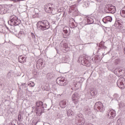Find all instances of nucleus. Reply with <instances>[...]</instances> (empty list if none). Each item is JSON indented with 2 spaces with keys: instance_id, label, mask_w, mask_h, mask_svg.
I'll return each mask as SVG.
<instances>
[{
  "instance_id": "1",
  "label": "nucleus",
  "mask_w": 125,
  "mask_h": 125,
  "mask_svg": "<svg viewBox=\"0 0 125 125\" xmlns=\"http://www.w3.org/2000/svg\"><path fill=\"white\" fill-rule=\"evenodd\" d=\"M32 109H34V112L37 115H42L44 111V107H43V103L41 101H38L36 103V106H33Z\"/></svg>"
},
{
  "instance_id": "2",
  "label": "nucleus",
  "mask_w": 125,
  "mask_h": 125,
  "mask_svg": "<svg viewBox=\"0 0 125 125\" xmlns=\"http://www.w3.org/2000/svg\"><path fill=\"white\" fill-rule=\"evenodd\" d=\"M37 28L39 29V30H42V31L47 30L50 28L49 22L46 20L38 21L37 22Z\"/></svg>"
},
{
  "instance_id": "3",
  "label": "nucleus",
  "mask_w": 125,
  "mask_h": 125,
  "mask_svg": "<svg viewBox=\"0 0 125 125\" xmlns=\"http://www.w3.org/2000/svg\"><path fill=\"white\" fill-rule=\"evenodd\" d=\"M8 23L10 26H18V25H20L21 21L19 20L16 16L13 15L10 17V21Z\"/></svg>"
},
{
  "instance_id": "4",
  "label": "nucleus",
  "mask_w": 125,
  "mask_h": 125,
  "mask_svg": "<svg viewBox=\"0 0 125 125\" xmlns=\"http://www.w3.org/2000/svg\"><path fill=\"white\" fill-rule=\"evenodd\" d=\"M54 5L51 3H48L44 6L45 11L47 13H51L53 15L56 14L53 11L54 10Z\"/></svg>"
},
{
  "instance_id": "5",
  "label": "nucleus",
  "mask_w": 125,
  "mask_h": 125,
  "mask_svg": "<svg viewBox=\"0 0 125 125\" xmlns=\"http://www.w3.org/2000/svg\"><path fill=\"white\" fill-rule=\"evenodd\" d=\"M90 57H85V58L79 57L78 59L79 61L80 62H81L82 65L84 66H90Z\"/></svg>"
},
{
  "instance_id": "6",
  "label": "nucleus",
  "mask_w": 125,
  "mask_h": 125,
  "mask_svg": "<svg viewBox=\"0 0 125 125\" xmlns=\"http://www.w3.org/2000/svg\"><path fill=\"white\" fill-rule=\"evenodd\" d=\"M94 108L95 110H97V111H99V112H103L105 111V107H104L103 104L101 102H98L95 103Z\"/></svg>"
},
{
  "instance_id": "7",
  "label": "nucleus",
  "mask_w": 125,
  "mask_h": 125,
  "mask_svg": "<svg viewBox=\"0 0 125 125\" xmlns=\"http://www.w3.org/2000/svg\"><path fill=\"white\" fill-rule=\"evenodd\" d=\"M105 10H108L107 11V13H115L116 12V7L112 4L107 5L106 6Z\"/></svg>"
},
{
  "instance_id": "8",
  "label": "nucleus",
  "mask_w": 125,
  "mask_h": 125,
  "mask_svg": "<svg viewBox=\"0 0 125 125\" xmlns=\"http://www.w3.org/2000/svg\"><path fill=\"white\" fill-rule=\"evenodd\" d=\"M81 81H82L81 78H77L75 79V80L73 83L75 89H79V88H80V86L82 85V82H81Z\"/></svg>"
},
{
  "instance_id": "9",
  "label": "nucleus",
  "mask_w": 125,
  "mask_h": 125,
  "mask_svg": "<svg viewBox=\"0 0 125 125\" xmlns=\"http://www.w3.org/2000/svg\"><path fill=\"white\" fill-rule=\"evenodd\" d=\"M56 82L59 85H66L67 84L65 78L62 77L58 78L56 80Z\"/></svg>"
},
{
  "instance_id": "10",
  "label": "nucleus",
  "mask_w": 125,
  "mask_h": 125,
  "mask_svg": "<svg viewBox=\"0 0 125 125\" xmlns=\"http://www.w3.org/2000/svg\"><path fill=\"white\" fill-rule=\"evenodd\" d=\"M125 78H121L119 80H118L117 82V84L121 89H124L125 88Z\"/></svg>"
},
{
  "instance_id": "11",
  "label": "nucleus",
  "mask_w": 125,
  "mask_h": 125,
  "mask_svg": "<svg viewBox=\"0 0 125 125\" xmlns=\"http://www.w3.org/2000/svg\"><path fill=\"white\" fill-rule=\"evenodd\" d=\"M116 111L114 109H110L107 111V116L108 119H113L116 117Z\"/></svg>"
},
{
  "instance_id": "12",
  "label": "nucleus",
  "mask_w": 125,
  "mask_h": 125,
  "mask_svg": "<svg viewBox=\"0 0 125 125\" xmlns=\"http://www.w3.org/2000/svg\"><path fill=\"white\" fill-rule=\"evenodd\" d=\"M76 119L78 120V122L76 123L77 125H83L85 123V120L83 117H80V115L76 116Z\"/></svg>"
},
{
  "instance_id": "13",
  "label": "nucleus",
  "mask_w": 125,
  "mask_h": 125,
  "mask_svg": "<svg viewBox=\"0 0 125 125\" xmlns=\"http://www.w3.org/2000/svg\"><path fill=\"white\" fill-rule=\"evenodd\" d=\"M80 98V94H79L78 93H75L72 95V101L73 103H74L75 105H77V104L78 103V100Z\"/></svg>"
},
{
  "instance_id": "14",
  "label": "nucleus",
  "mask_w": 125,
  "mask_h": 125,
  "mask_svg": "<svg viewBox=\"0 0 125 125\" xmlns=\"http://www.w3.org/2000/svg\"><path fill=\"white\" fill-rule=\"evenodd\" d=\"M60 106L62 109L66 108L68 106V101L66 100H62L60 102Z\"/></svg>"
},
{
  "instance_id": "15",
  "label": "nucleus",
  "mask_w": 125,
  "mask_h": 125,
  "mask_svg": "<svg viewBox=\"0 0 125 125\" xmlns=\"http://www.w3.org/2000/svg\"><path fill=\"white\" fill-rule=\"evenodd\" d=\"M112 20H113V19L111 17L107 16L103 19V21L104 24H107V22H112Z\"/></svg>"
},
{
  "instance_id": "16",
  "label": "nucleus",
  "mask_w": 125,
  "mask_h": 125,
  "mask_svg": "<svg viewBox=\"0 0 125 125\" xmlns=\"http://www.w3.org/2000/svg\"><path fill=\"white\" fill-rule=\"evenodd\" d=\"M36 66L39 67L40 69H42L43 67H44V65H43V62H42V60H39L37 61Z\"/></svg>"
},
{
  "instance_id": "17",
  "label": "nucleus",
  "mask_w": 125,
  "mask_h": 125,
  "mask_svg": "<svg viewBox=\"0 0 125 125\" xmlns=\"http://www.w3.org/2000/svg\"><path fill=\"white\" fill-rule=\"evenodd\" d=\"M18 61L20 63L23 64L26 62V58H25V56H20L18 57Z\"/></svg>"
},
{
  "instance_id": "18",
  "label": "nucleus",
  "mask_w": 125,
  "mask_h": 125,
  "mask_svg": "<svg viewBox=\"0 0 125 125\" xmlns=\"http://www.w3.org/2000/svg\"><path fill=\"white\" fill-rule=\"evenodd\" d=\"M7 12V8L2 6H0V14H5Z\"/></svg>"
},
{
  "instance_id": "19",
  "label": "nucleus",
  "mask_w": 125,
  "mask_h": 125,
  "mask_svg": "<svg viewBox=\"0 0 125 125\" xmlns=\"http://www.w3.org/2000/svg\"><path fill=\"white\" fill-rule=\"evenodd\" d=\"M86 19L87 20L88 25H90V24H93L94 22L93 19L90 17H86Z\"/></svg>"
},
{
  "instance_id": "20",
  "label": "nucleus",
  "mask_w": 125,
  "mask_h": 125,
  "mask_svg": "<svg viewBox=\"0 0 125 125\" xmlns=\"http://www.w3.org/2000/svg\"><path fill=\"white\" fill-rule=\"evenodd\" d=\"M25 33H24V31H20L19 33V39H22V38H24L25 36Z\"/></svg>"
},
{
  "instance_id": "21",
  "label": "nucleus",
  "mask_w": 125,
  "mask_h": 125,
  "mask_svg": "<svg viewBox=\"0 0 125 125\" xmlns=\"http://www.w3.org/2000/svg\"><path fill=\"white\" fill-rule=\"evenodd\" d=\"M120 14L122 16V17L125 18V6L122 9L120 12Z\"/></svg>"
},
{
  "instance_id": "22",
  "label": "nucleus",
  "mask_w": 125,
  "mask_h": 125,
  "mask_svg": "<svg viewBox=\"0 0 125 125\" xmlns=\"http://www.w3.org/2000/svg\"><path fill=\"white\" fill-rule=\"evenodd\" d=\"M116 23H118L119 25H121V24H123V23H124V21L122 19L117 18L116 19Z\"/></svg>"
},
{
  "instance_id": "23",
  "label": "nucleus",
  "mask_w": 125,
  "mask_h": 125,
  "mask_svg": "<svg viewBox=\"0 0 125 125\" xmlns=\"http://www.w3.org/2000/svg\"><path fill=\"white\" fill-rule=\"evenodd\" d=\"M90 94L91 96H95L97 94V92L94 90H90Z\"/></svg>"
},
{
  "instance_id": "24",
  "label": "nucleus",
  "mask_w": 125,
  "mask_h": 125,
  "mask_svg": "<svg viewBox=\"0 0 125 125\" xmlns=\"http://www.w3.org/2000/svg\"><path fill=\"white\" fill-rule=\"evenodd\" d=\"M81 24L83 26H85V25H88L87 20H86V17L85 18V19L82 21Z\"/></svg>"
},
{
  "instance_id": "25",
  "label": "nucleus",
  "mask_w": 125,
  "mask_h": 125,
  "mask_svg": "<svg viewBox=\"0 0 125 125\" xmlns=\"http://www.w3.org/2000/svg\"><path fill=\"white\" fill-rule=\"evenodd\" d=\"M74 112L72 111V109H68L67 111V115L68 117H70V116H72Z\"/></svg>"
},
{
  "instance_id": "26",
  "label": "nucleus",
  "mask_w": 125,
  "mask_h": 125,
  "mask_svg": "<svg viewBox=\"0 0 125 125\" xmlns=\"http://www.w3.org/2000/svg\"><path fill=\"white\" fill-rule=\"evenodd\" d=\"M28 85L30 87H34L35 86V83L33 82L30 81L28 83Z\"/></svg>"
},
{
  "instance_id": "27",
  "label": "nucleus",
  "mask_w": 125,
  "mask_h": 125,
  "mask_svg": "<svg viewBox=\"0 0 125 125\" xmlns=\"http://www.w3.org/2000/svg\"><path fill=\"white\" fill-rule=\"evenodd\" d=\"M42 87H43V89H44V90H46V91H49V89H50L49 86H48L46 85H44Z\"/></svg>"
},
{
  "instance_id": "28",
  "label": "nucleus",
  "mask_w": 125,
  "mask_h": 125,
  "mask_svg": "<svg viewBox=\"0 0 125 125\" xmlns=\"http://www.w3.org/2000/svg\"><path fill=\"white\" fill-rule=\"evenodd\" d=\"M47 78H48L49 79H52V78H53V74L52 73H48L47 74Z\"/></svg>"
},
{
  "instance_id": "29",
  "label": "nucleus",
  "mask_w": 125,
  "mask_h": 125,
  "mask_svg": "<svg viewBox=\"0 0 125 125\" xmlns=\"http://www.w3.org/2000/svg\"><path fill=\"white\" fill-rule=\"evenodd\" d=\"M62 47H63V48H65L66 49V48H68V44H67V43L66 42H62Z\"/></svg>"
},
{
  "instance_id": "30",
  "label": "nucleus",
  "mask_w": 125,
  "mask_h": 125,
  "mask_svg": "<svg viewBox=\"0 0 125 125\" xmlns=\"http://www.w3.org/2000/svg\"><path fill=\"white\" fill-rule=\"evenodd\" d=\"M120 62H121V60H120V59H116L115 60V64H120Z\"/></svg>"
},
{
  "instance_id": "31",
  "label": "nucleus",
  "mask_w": 125,
  "mask_h": 125,
  "mask_svg": "<svg viewBox=\"0 0 125 125\" xmlns=\"http://www.w3.org/2000/svg\"><path fill=\"white\" fill-rule=\"evenodd\" d=\"M117 125H123V123H122V121L121 120V119H118L117 120Z\"/></svg>"
},
{
  "instance_id": "32",
  "label": "nucleus",
  "mask_w": 125,
  "mask_h": 125,
  "mask_svg": "<svg viewBox=\"0 0 125 125\" xmlns=\"http://www.w3.org/2000/svg\"><path fill=\"white\" fill-rule=\"evenodd\" d=\"M31 36L33 40L36 39V36H35V34L33 33H31Z\"/></svg>"
},
{
  "instance_id": "33",
  "label": "nucleus",
  "mask_w": 125,
  "mask_h": 125,
  "mask_svg": "<svg viewBox=\"0 0 125 125\" xmlns=\"http://www.w3.org/2000/svg\"><path fill=\"white\" fill-rule=\"evenodd\" d=\"M113 97H114V98L117 99L119 98V97H120V96L118 94H114Z\"/></svg>"
},
{
  "instance_id": "34",
  "label": "nucleus",
  "mask_w": 125,
  "mask_h": 125,
  "mask_svg": "<svg viewBox=\"0 0 125 125\" xmlns=\"http://www.w3.org/2000/svg\"><path fill=\"white\" fill-rule=\"evenodd\" d=\"M68 30H69V27L67 28V29H65V28H64L63 30V32L65 34H67V33H68Z\"/></svg>"
},
{
  "instance_id": "35",
  "label": "nucleus",
  "mask_w": 125,
  "mask_h": 125,
  "mask_svg": "<svg viewBox=\"0 0 125 125\" xmlns=\"http://www.w3.org/2000/svg\"><path fill=\"white\" fill-rule=\"evenodd\" d=\"M18 120L19 121H21V115L19 114V115H18Z\"/></svg>"
},
{
  "instance_id": "36",
  "label": "nucleus",
  "mask_w": 125,
  "mask_h": 125,
  "mask_svg": "<svg viewBox=\"0 0 125 125\" xmlns=\"http://www.w3.org/2000/svg\"><path fill=\"white\" fill-rule=\"evenodd\" d=\"M71 25L73 26V27H75V23H74V22H72Z\"/></svg>"
},
{
  "instance_id": "37",
  "label": "nucleus",
  "mask_w": 125,
  "mask_h": 125,
  "mask_svg": "<svg viewBox=\"0 0 125 125\" xmlns=\"http://www.w3.org/2000/svg\"><path fill=\"white\" fill-rule=\"evenodd\" d=\"M26 84L25 83H21V85H25Z\"/></svg>"
},
{
  "instance_id": "38",
  "label": "nucleus",
  "mask_w": 125,
  "mask_h": 125,
  "mask_svg": "<svg viewBox=\"0 0 125 125\" xmlns=\"http://www.w3.org/2000/svg\"><path fill=\"white\" fill-rule=\"evenodd\" d=\"M22 0H15L14 1H21Z\"/></svg>"
},
{
  "instance_id": "39",
  "label": "nucleus",
  "mask_w": 125,
  "mask_h": 125,
  "mask_svg": "<svg viewBox=\"0 0 125 125\" xmlns=\"http://www.w3.org/2000/svg\"><path fill=\"white\" fill-rule=\"evenodd\" d=\"M9 75H10V72H9V73H8V76H9Z\"/></svg>"
},
{
  "instance_id": "40",
  "label": "nucleus",
  "mask_w": 125,
  "mask_h": 125,
  "mask_svg": "<svg viewBox=\"0 0 125 125\" xmlns=\"http://www.w3.org/2000/svg\"><path fill=\"white\" fill-rule=\"evenodd\" d=\"M11 6H13V5H12V4H11Z\"/></svg>"
},
{
  "instance_id": "41",
  "label": "nucleus",
  "mask_w": 125,
  "mask_h": 125,
  "mask_svg": "<svg viewBox=\"0 0 125 125\" xmlns=\"http://www.w3.org/2000/svg\"><path fill=\"white\" fill-rule=\"evenodd\" d=\"M89 43H88L87 44H89Z\"/></svg>"
},
{
  "instance_id": "42",
  "label": "nucleus",
  "mask_w": 125,
  "mask_h": 125,
  "mask_svg": "<svg viewBox=\"0 0 125 125\" xmlns=\"http://www.w3.org/2000/svg\"><path fill=\"white\" fill-rule=\"evenodd\" d=\"M87 6H88V4H87Z\"/></svg>"
},
{
  "instance_id": "43",
  "label": "nucleus",
  "mask_w": 125,
  "mask_h": 125,
  "mask_svg": "<svg viewBox=\"0 0 125 125\" xmlns=\"http://www.w3.org/2000/svg\"><path fill=\"white\" fill-rule=\"evenodd\" d=\"M90 125H92V124H90Z\"/></svg>"
}]
</instances>
